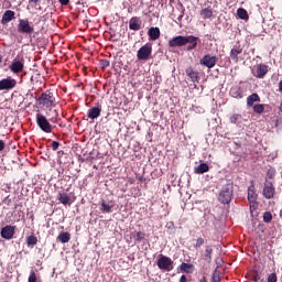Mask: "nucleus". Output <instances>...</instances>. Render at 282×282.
Here are the masks:
<instances>
[{"label":"nucleus","mask_w":282,"mask_h":282,"mask_svg":"<svg viewBox=\"0 0 282 282\" xmlns=\"http://www.w3.org/2000/svg\"><path fill=\"white\" fill-rule=\"evenodd\" d=\"M37 105L43 107V109H54L56 107V97L51 91L42 93L41 96L36 99Z\"/></svg>","instance_id":"obj_1"},{"label":"nucleus","mask_w":282,"mask_h":282,"mask_svg":"<svg viewBox=\"0 0 282 282\" xmlns=\"http://www.w3.org/2000/svg\"><path fill=\"white\" fill-rule=\"evenodd\" d=\"M218 200L220 204H228L229 202H232V183H228L223 186L218 195Z\"/></svg>","instance_id":"obj_2"},{"label":"nucleus","mask_w":282,"mask_h":282,"mask_svg":"<svg viewBox=\"0 0 282 282\" xmlns=\"http://www.w3.org/2000/svg\"><path fill=\"white\" fill-rule=\"evenodd\" d=\"M159 270L163 272H171L173 270V261L170 257L160 254L156 261Z\"/></svg>","instance_id":"obj_3"},{"label":"nucleus","mask_w":282,"mask_h":282,"mask_svg":"<svg viewBox=\"0 0 282 282\" xmlns=\"http://www.w3.org/2000/svg\"><path fill=\"white\" fill-rule=\"evenodd\" d=\"M36 124L41 129V131H44V133H52L53 131L52 124L47 120V117L44 115H36Z\"/></svg>","instance_id":"obj_4"},{"label":"nucleus","mask_w":282,"mask_h":282,"mask_svg":"<svg viewBox=\"0 0 282 282\" xmlns=\"http://www.w3.org/2000/svg\"><path fill=\"white\" fill-rule=\"evenodd\" d=\"M151 54H153V46L151 45V43H147L139 48L137 53V58L139 61H149V58H151Z\"/></svg>","instance_id":"obj_5"},{"label":"nucleus","mask_w":282,"mask_h":282,"mask_svg":"<svg viewBox=\"0 0 282 282\" xmlns=\"http://www.w3.org/2000/svg\"><path fill=\"white\" fill-rule=\"evenodd\" d=\"M276 193V188L274 187V184L268 178L264 181V185L262 188V195L265 199H273L274 195Z\"/></svg>","instance_id":"obj_6"},{"label":"nucleus","mask_w":282,"mask_h":282,"mask_svg":"<svg viewBox=\"0 0 282 282\" xmlns=\"http://www.w3.org/2000/svg\"><path fill=\"white\" fill-rule=\"evenodd\" d=\"M18 32L20 34H34V26L30 24V20L20 19L18 24Z\"/></svg>","instance_id":"obj_7"},{"label":"nucleus","mask_w":282,"mask_h":282,"mask_svg":"<svg viewBox=\"0 0 282 282\" xmlns=\"http://www.w3.org/2000/svg\"><path fill=\"white\" fill-rule=\"evenodd\" d=\"M17 87V79L7 77L0 80V91H12Z\"/></svg>","instance_id":"obj_8"},{"label":"nucleus","mask_w":282,"mask_h":282,"mask_svg":"<svg viewBox=\"0 0 282 282\" xmlns=\"http://www.w3.org/2000/svg\"><path fill=\"white\" fill-rule=\"evenodd\" d=\"M199 63L204 65V67H207L208 69H213V67L217 65V56L207 54L203 58H200Z\"/></svg>","instance_id":"obj_9"},{"label":"nucleus","mask_w":282,"mask_h":282,"mask_svg":"<svg viewBox=\"0 0 282 282\" xmlns=\"http://www.w3.org/2000/svg\"><path fill=\"white\" fill-rule=\"evenodd\" d=\"M197 43H199V37L194 36V35L185 36V45H187V47H186L187 52H193V50H196Z\"/></svg>","instance_id":"obj_10"},{"label":"nucleus","mask_w":282,"mask_h":282,"mask_svg":"<svg viewBox=\"0 0 282 282\" xmlns=\"http://www.w3.org/2000/svg\"><path fill=\"white\" fill-rule=\"evenodd\" d=\"M253 76L256 78H265V74H268V65L265 64H258L252 69Z\"/></svg>","instance_id":"obj_11"},{"label":"nucleus","mask_w":282,"mask_h":282,"mask_svg":"<svg viewBox=\"0 0 282 282\" xmlns=\"http://www.w3.org/2000/svg\"><path fill=\"white\" fill-rule=\"evenodd\" d=\"M186 45V36L177 35L169 41V47H184Z\"/></svg>","instance_id":"obj_12"},{"label":"nucleus","mask_w":282,"mask_h":282,"mask_svg":"<svg viewBox=\"0 0 282 282\" xmlns=\"http://www.w3.org/2000/svg\"><path fill=\"white\" fill-rule=\"evenodd\" d=\"M14 230H15L14 226L7 225L1 229L0 235L2 239H7L8 241H10V239L14 237Z\"/></svg>","instance_id":"obj_13"},{"label":"nucleus","mask_w":282,"mask_h":282,"mask_svg":"<svg viewBox=\"0 0 282 282\" xmlns=\"http://www.w3.org/2000/svg\"><path fill=\"white\" fill-rule=\"evenodd\" d=\"M129 29L133 32L142 30V20L139 17H133L129 21Z\"/></svg>","instance_id":"obj_14"},{"label":"nucleus","mask_w":282,"mask_h":282,"mask_svg":"<svg viewBox=\"0 0 282 282\" xmlns=\"http://www.w3.org/2000/svg\"><path fill=\"white\" fill-rule=\"evenodd\" d=\"M243 52V47L241 45H236L230 51V58L235 61L236 63L239 62V54Z\"/></svg>","instance_id":"obj_15"},{"label":"nucleus","mask_w":282,"mask_h":282,"mask_svg":"<svg viewBox=\"0 0 282 282\" xmlns=\"http://www.w3.org/2000/svg\"><path fill=\"white\" fill-rule=\"evenodd\" d=\"M14 11L12 10H7L3 14H2V19H1V23L2 25H8V23H10V21H14Z\"/></svg>","instance_id":"obj_16"},{"label":"nucleus","mask_w":282,"mask_h":282,"mask_svg":"<svg viewBox=\"0 0 282 282\" xmlns=\"http://www.w3.org/2000/svg\"><path fill=\"white\" fill-rule=\"evenodd\" d=\"M185 74L191 78L192 83H199V72L194 70L193 67H188Z\"/></svg>","instance_id":"obj_17"},{"label":"nucleus","mask_w":282,"mask_h":282,"mask_svg":"<svg viewBox=\"0 0 282 282\" xmlns=\"http://www.w3.org/2000/svg\"><path fill=\"white\" fill-rule=\"evenodd\" d=\"M100 113H102V108L100 106L93 107L88 110V118L96 120V118H100Z\"/></svg>","instance_id":"obj_18"},{"label":"nucleus","mask_w":282,"mask_h":282,"mask_svg":"<svg viewBox=\"0 0 282 282\" xmlns=\"http://www.w3.org/2000/svg\"><path fill=\"white\" fill-rule=\"evenodd\" d=\"M23 62L21 61H14L11 66L10 69L11 72H13V74H21V72H23Z\"/></svg>","instance_id":"obj_19"},{"label":"nucleus","mask_w":282,"mask_h":282,"mask_svg":"<svg viewBox=\"0 0 282 282\" xmlns=\"http://www.w3.org/2000/svg\"><path fill=\"white\" fill-rule=\"evenodd\" d=\"M257 191L254 189V185L249 186L248 188V202L249 204H256L257 202Z\"/></svg>","instance_id":"obj_20"},{"label":"nucleus","mask_w":282,"mask_h":282,"mask_svg":"<svg viewBox=\"0 0 282 282\" xmlns=\"http://www.w3.org/2000/svg\"><path fill=\"white\" fill-rule=\"evenodd\" d=\"M254 102H261V97H259V94L257 93H253L247 97V107H253Z\"/></svg>","instance_id":"obj_21"},{"label":"nucleus","mask_w":282,"mask_h":282,"mask_svg":"<svg viewBox=\"0 0 282 282\" xmlns=\"http://www.w3.org/2000/svg\"><path fill=\"white\" fill-rule=\"evenodd\" d=\"M144 237H147V234L142 231H133L130 234V239H133L134 243H140L143 241Z\"/></svg>","instance_id":"obj_22"},{"label":"nucleus","mask_w":282,"mask_h":282,"mask_svg":"<svg viewBox=\"0 0 282 282\" xmlns=\"http://www.w3.org/2000/svg\"><path fill=\"white\" fill-rule=\"evenodd\" d=\"M70 239H72V234L67 231H62L57 236V241H59L61 243H69Z\"/></svg>","instance_id":"obj_23"},{"label":"nucleus","mask_w":282,"mask_h":282,"mask_svg":"<svg viewBox=\"0 0 282 282\" xmlns=\"http://www.w3.org/2000/svg\"><path fill=\"white\" fill-rule=\"evenodd\" d=\"M150 41H158L160 39V28H150L148 31Z\"/></svg>","instance_id":"obj_24"},{"label":"nucleus","mask_w":282,"mask_h":282,"mask_svg":"<svg viewBox=\"0 0 282 282\" xmlns=\"http://www.w3.org/2000/svg\"><path fill=\"white\" fill-rule=\"evenodd\" d=\"M208 171H210V167L206 163H200L194 169L196 175H204V173H208Z\"/></svg>","instance_id":"obj_25"},{"label":"nucleus","mask_w":282,"mask_h":282,"mask_svg":"<svg viewBox=\"0 0 282 282\" xmlns=\"http://www.w3.org/2000/svg\"><path fill=\"white\" fill-rule=\"evenodd\" d=\"M231 98H243V89L239 86H235L230 89Z\"/></svg>","instance_id":"obj_26"},{"label":"nucleus","mask_w":282,"mask_h":282,"mask_svg":"<svg viewBox=\"0 0 282 282\" xmlns=\"http://www.w3.org/2000/svg\"><path fill=\"white\" fill-rule=\"evenodd\" d=\"M57 199L64 206L72 204V197H69V195H67V193H59L57 196Z\"/></svg>","instance_id":"obj_27"},{"label":"nucleus","mask_w":282,"mask_h":282,"mask_svg":"<svg viewBox=\"0 0 282 282\" xmlns=\"http://www.w3.org/2000/svg\"><path fill=\"white\" fill-rule=\"evenodd\" d=\"M204 259L205 261H207V263H210V261H213V247L206 246Z\"/></svg>","instance_id":"obj_28"},{"label":"nucleus","mask_w":282,"mask_h":282,"mask_svg":"<svg viewBox=\"0 0 282 282\" xmlns=\"http://www.w3.org/2000/svg\"><path fill=\"white\" fill-rule=\"evenodd\" d=\"M113 204H108L106 200H101L100 210L101 213H111Z\"/></svg>","instance_id":"obj_29"},{"label":"nucleus","mask_w":282,"mask_h":282,"mask_svg":"<svg viewBox=\"0 0 282 282\" xmlns=\"http://www.w3.org/2000/svg\"><path fill=\"white\" fill-rule=\"evenodd\" d=\"M193 268H195L192 263L183 262L181 264L182 272H186V274H193Z\"/></svg>","instance_id":"obj_30"},{"label":"nucleus","mask_w":282,"mask_h":282,"mask_svg":"<svg viewBox=\"0 0 282 282\" xmlns=\"http://www.w3.org/2000/svg\"><path fill=\"white\" fill-rule=\"evenodd\" d=\"M237 15L239 17V19H242V21H248L249 19L248 11L243 8H239L237 10Z\"/></svg>","instance_id":"obj_31"},{"label":"nucleus","mask_w":282,"mask_h":282,"mask_svg":"<svg viewBox=\"0 0 282 282\" xmlns=\"http://www.w3.org/2000/svg\"><path fill=\"white\" fill-rule=\"evenodd\" d=\"M202 19H210L213 17V9L205 8L200 11Z\"/></svg>","instance_id":"obj_32"},{"label":"nucleus","mask_w":282,"mask_h":282,"mask_svg":"<svg viewBox=\"0 0 282 282\" xmlns=\"http://www.w3.org/2000/svg\"><path fill=\"white\" fill-rule=\"evenodd\" d=\"M253 111L254 113H263V111H265V106L263 104H257L253 106Z\"/></svg>","instance_id":"obj_33"},{"label":"nucleus","mask_w":282,"mask_h":282,"mask_svg":"<svg viewBox=\"0 0 282 282\" xmlns=\"http://www.w3.org/2000/svg\"><path fill=\"white\" fill-rule=\"evenodd\" d=\"M26 243L28 246H36V243H39V239H36L35 236H29L26 238Z\"/></svg>","instance_id":"obj_34"},{"label":"nucleus","mask_w":282,"mask_h":282,"mask_svg":"<svg viewBox=\"0 0 282 282\" xmlns=\"http://www.w3.org/2000/svg\"><path fill=\"white\" fill-rule=\"evenodd\" d=\"M239 120H241V115H232L229 119L231 124H239Z\"/></svg>","instance_id":"obj_35"},{"label":"nucleus","mask_w":282,"mask_h":282,"mask_svg":"<svg viewBox=\"0 0 282 282\" xmlns=\"http://www.w3.org/2000/svg\"><path fill=\"white\" fill-rule=\"evenodd\" d=\"M275 175H276V171H274V169H269L267 172L265 180H274Z\"/></svg>","instance_id":"obj_36"},{"label":"nucleus","mask_w":282,"mask_h":282,"mask_svg":"<svg viewBox=\"0 0 282 282\" xmlns=\"http://www.w3.org/2000/svg\"><path fill=\"white\" fill-rule=\"evenodd\" d=\"M263 221L264 224H270V221H272V213L265 212L263 214Z\"/></svg>","instance_id":"obj_37"},{"label":"nucleus","mask_w":282,"mask_h":282,"mask_svg":"<svg viewBox=\"0 0 282 282\" xmlns=\"http://www.w3.org/2000/svg\"><path fill=\"white\" fill-rule=\"evenodd\" d=\"M204 243H205L204 238H197L194 248H195L196 250H198V248L202 247V246H204Z\"/></svg>","instance_id":"obj_38"},{"label":"nucleus","mask_w":282,"mask_h":282,"mask_svg":"<svg viewBox=\"0 0 282 282\" xmlns=\"http://www.w3.org/2000/svg\"><path fill=\"white\" fill-rule=\"evenodd\" d=\"M29 282H36V272L34 271L30 272Z\"/></svg>","instance_id":"obj_39"},{"label":"nucleus","mask_w":282,"mask_h":282,"mask_svg":"<svg viewBox=\"0 0 282 282\" xmlns=\"http://www.w3.org/2000/svg\"><path fill=\"white\" fill-rule=\"evenodd\" d=\"M100 65H101L102 69H107V67H109V61L101 59Z\"/></svg>","instance_id":"obj_40"},{"label":"nucleus","mask_w":282,"mask_h":282,"mask_svg":"<svg viewBox=\"0 0 282 282\" xmlns=\"http://www.w3.org/2000/svg\"><path fill=\"white\" fill-rule=\"evenodd\" d=\"M268 282H276V273H271L268 276Z\"/></svg>","instance_id":"obj_41"},{"label":"nucleus","mask_w":282,"mask_h":282,"mask_svg":"<svg viewBox=\"0 0 282 282\" xmlns=\"http://www.w3.org/2000/svg\"><path fill=\"white\" fill-rule=\"evenodd\" d=\"M51 147L54 151H58V148L61 147V143H58L57 141H53Z\"/></svg>","instance_id":"obj_42"},{"label":"nucleus","mask_w":282,"mask_h":282,"mask_svg":"<svg viewBox=\"0 0 282 282\" xmlns=\"http://www.w3.org/2000/svg\"><path fill=\"white\" fill-rule=\"evenodd\" d=\"M61 6H69V0H58Z\"/></svg>","instance_id":"obj_43"},{"label":"nucleus","mask_w":282,"mask_h":282,"mask_svg":"<svg viewBox=\"0 0 282 282\" xmlns=\"http://www.w3.org/2000/svg\"><path fill=\"white\" fill-rule=\"evenodd\" d=\"M3 149H6V142H3V140H0V153L1 151H3Z\"/></svg>","instance_id":"obj_44"},{"label":"nucleus","mask_w":282,"mask_h":282,"mask_svg":"<svg viewBox=\"0 0 282 282\" xmlns=\"http://www.w3.org/2000/svg\"><path fill=\"white\" fill-rule=\"evenodd\" d=\"M182 19H184V12H182V13L177 17V21H182Z\"/></svg>","instance_id":"obj_45"},{"label":"nucleus","mask_w":282,"mask_h":282,"mask_svg":"<svg viewBox=\"0 0 282 282\" xmlns=\"http://www.w3.org/2000/svg\"><path fill=\"white\" fill-rule=\"evenodd\" d=\"M29 3H41V0H29Z\"/></svg>","instance_id":"obj_46"},{"label":"nucleus","mask_w":282,"mask_h":282,"mask_svg":"<svg viewBox=\"0 0 282 282\" xmlns=\"http://www.w3.org/2000/svg\"><path fill=\"white\" fill-rule=\"evenodd\" d=\"M180 282H186V275H182Z\"/></svg>","instance_id":"obj_47"},{"label":"nucleus","mask_w":282,"mask_h":282,"mask_svg":"<svg viewBox=\"0 0 282 282\" xmlns=\"http://www.w3.org/2000/svg\"><path fill=\"white\" fill-rule=\"evenodd\" d=\"M280 91H282V80L279 83Z\"/></svg>","instance_id":"obj_48"},{"label":"nucleus","mask_w":282,"mask_h":282,"mask_svg":"<svg viewBox=\"0 0 282 282\" xmlns=\"http://www.w3.org/2000/svg\"><path fill=\"white\" fill-rule=\"evenodd\" d=\"M199 282H207V281H206V278L203 276V278L199 280Z\"/></svg>","instance_id":"obj_49"},{"label":"nucleus","mask_w":282,"mask_h":282,"mask_svg":"<svg viewBox=\"0 0 282 282\" xmlns=\"http://www.w3.org/2000/svg\"><path fill=\"white\" fill-rule=\"evenodd\" d=\"M279 111L282 113V104L279 107Z\"/></svg>","instance_id":"obj_50"},{"label":"nucleus","mask_w":282,"mask_h":282,"mask_svg":"<svg viewBox=\"0 0 282 282\" xmlns=\"http://www.w3.org/2000/svg\"><path fill=\"white\" fill-rule=\"evenodd\" d=\"M3 61V56L0 55V63Z\"/></svg>","instance_id":"obj_51"}]
</instances>
